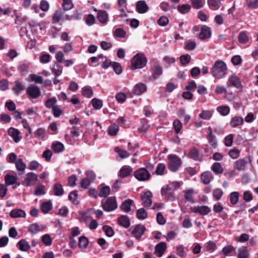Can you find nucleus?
Listing matches in <instances>:
<instances>
[{"mask_svg": "<svg viewBox=\"0 0 258 258\" xmlns=\"http://www.w3.org/2000/svg\"><path fill=\"white\" fill-rule=\"evenodd\" d=\"M227 66L222 60H216L211 69V74L216 79H221L225 77L227 74Z\"/></svg>", "mask_w": 258, "mask_h": 258, "instance_id": "1", "label": "nucleus"}, {"mask_svg": "<svg viewBox=\"0 0 258 258\" xmlns=\"http://www.w3.org/2000/svg\"><path fill=\"white\" fill-rule=\"evenodd\" d=\"M147 62V59L144 54L137 53L132 59V69L135 70L142 69L146 66Z\"/></svg>", "mask_w": 258, "mask_h": 258, "instance_id": "2", "label": "nucleus"}, {"mask_svg": "<svg viewBox=\"0 0 258 258\" xmlns=\"http://www.w3.org/2000/svg\"><path fill=\"white\" fill-rule=\"evenodd\" d=\"M167 158L168 169L172 172L176 171L181 166V159L176 155L173 154L168 155Z\"/></svg>", "mask_w": 258, "mask_h": 258, "instance_id": "3", "label": "nucleus"}, {"mask_svg": "<svg viewBox=\"0 0 258 258\" xmlns=\"http://www.w3.org/2000/svg\"><path fill=\"white\" fill-rule=\"evenodd\" d=\"M101 206L106 212H111L117 208L116 199L115 197L108 198L104 202H101Z\"/></svg>", "mask_w": 258, "mask_h": 258, "instance_id": "4", "label": "nucleus"}, {"mask_svg": "<svg viewBox=\"0 0 258 258\" xmlns=\"http://www.w3.org/2000/svg\"><path fill=\"white\" fill-rule=\"evenodd\" d=\"M134 176L136 179L140 181L149 180L151 177L150 172L146 168L143 167L135 170L134 172Z\"/></svg>", "mask_w": 258, "mask_h": 258, "instance_id": "5", "label": "nucleus"}, {"mask_svg": "<svg viewBox=\"0 0 258 258\" xmlns=\"http://www.w3.org/2000/svg\"><path fill=\"white\" fill-rule=\"evenodd\" d=\"M146 230L145 227L143 225H137L132 226L129 231L136 239L140 238L144 234Z\"/></svg>", "mask_w": 258, "mask_h": 258, "instance_id": "6", "label": "nucleus"}, {"mask_svg": "<svg viewBox=\"0 0 258 258\" xmlns=\"http://www.w3.org/2000/svg\"><path fill=\"white\" fill-rule=\"evenodd\" d=\"M38 179L37 175L34 172L28 173L22 181V184L25 186H30L33 182L36 181Z\"/></svg>", "mask_w": 258, "mask_h": 258, "instance_id": "7", "label": "nucleus"}, {"mask_svg": "<svg viewBox=\"0 0 258 258\" xmlns=\"http://www.w3.org/2000/svg\"><path fill=\"white\" fill-rule=\"evenodd\" d=\"M26 91L29 96L33 99L38 98L41 95V91L39 88L35 85L29 86Z\"/></svg>", "mask_w": 258, "mask_h": 258, "instance_id": "8", "label": "nucleus"}, {"mask_svg": "<svg viewBox=\"0 0 258 258\" xmlns=\"http://www.w3.org/2000/svg\"><path fill=\"white\" fill-rule=\"evenodd\" d=\"M149 7L147 3L144 0H140L136 2V11L139 14H143L148 12Z\"/></svg>", "mask_w": 258, "mask_h": 258, "instance_id": "9", "label": "nucleus"}, {"mask_svg": "<svg viewBox=\"0 0 258 258\" xmlns=\"http://www.w3.org/2000/svg\"><path fill=\"white\" fill-rule=\"evenodd\" d=\"M152 194L148 190L144 192L141 196V199L143 202V205L144 207H149L151 206L152 201Z\"/></svg>", "mask_w": 258, "mask_h": 258, "instance_id": "10", "label": "nucleus"}, {"mask_svg": "<svg viewBox=\"0 0 258 258\" xmlns=\"http://www.w3.org/2000/svg\"><path fill=\"white\" fill-rule=\"evenodd\" d=\"M167 249V245L164 242H161L158 243L155 247V253L158 257H161L166 249Z\"/></svg>", "mask_w": 258, "mask_h": 258, "instance_id": "11", "label": "nucleus"}, {"mask_svg": "<svg viewBox=\"0 0 258 258\" xmlns=\"http://www.w3.org/2000/svg\"><path fill=\"white\" fill-rule=\"evenodd\" d=\"M147 86L143 83H137L133 89V93L137 95H140L147 91Z\"/></svg>", "mask_w": 258, "mask_h": 258, "instance_id": "12", "label": "nucleus"}, {"mask_svg": "<svg viewBox=\"0 0 258 258\" xmlns=\"http://www.w3.org/2000/svg\"><path fill=\"white\" fill-rule=\"evenodd\" d=\"M192 211L195 213H199L202 215H207L211 212V209L207 206L194 207Z\"/></svg>", "mask_w": 258, "mask_h": 258, "instance_id": "13", "label": "nucleus"}, {"mask_svg": "<svg viewBox=\"0 0 258 258\" xmlns=\"http://www.w3.org/2000/svg\"><path fill=\"white\" fill-rule=\"evenodd\" d=\"M132 170V168L130 166H123L118 172V176L122 178L126 177L131 174Z\"/></svg>", "mask_w": 258, "mask_h": 258, "instance_id": "14", "label": "nucleus"}, {"mask_svg": "<svg viewBox=\"0 0 258 258\" xmlns=\"http://www.w3.org/2000/svg\"><path fill=\"white\" fill-rule=\"evenodd\" d=\"M51 148L55 153H59L64 150V146L62 143L58 141H54L52 143Z\"/></svg>", "mask_w": 258, "mask_h": 258, "instance_id": "15", "label": "nucleus"}, {"mask_svg": "<svg viewBox=\"0 0 258 258\" xmlns=\"http://www.w3.org/2000/svg\"><path fill=\"white\" fill-rule=\"evenodd\" d=\"M211 36V31L210 27L204 26L202 28L199 37L201 39L204 40L209 38Z\"/></svg>", "mask_w": 258, "mask_h": 258, "instance_id": "16", "label": "nucleus"}, {"mask_svg": "<svg viewBox=\"0 0 258 258\" xmlns=\"http://www.w3.org/2000/svg\"><path fill=\"white\" fill-rule=\"evenodd\" d=\"M45 228V226L43 225H38L36 223L31 224L28 227L29 232L32 234H36Z\"/></svg>", "mask_w": 258, "mask_h": 258, "instance_id": "17", "label": "nucleus"}, {"mask_svg": "<svg viewBox=\"0 0 258 258\" xmlns=\"http://www.w3.org/2000/svg\"><path fill=\"white\" fill-rule=\"evenodd\" d=\"M97 18L101 23L105 24L108 22V14L104 10H99L97 13Z\"/></svg>", "mask_w": 258, "mask_h": 258, "instance_id": "18", "label": "nucleus"}, {"mask_svg": "<svg viewBox=\"0 0 258 258\" xmlns=\"http://www.w3.org/2000/svg\"><path fill=\"white\" fill-rule=\"evenodd\" d=\"M4 179L7 186L13 185L16 183V176L10 173H7L5 175Z\"/></svg>", "mask_w": 258, "mask_h": 258, "instance_id": "19", "label": "nucleus"}, {"mask_svg": "<svg viewBox=\"0 0 258 258\" xmlns=\"http://www.w3.org/2000/svg\"><path fill=\"white\" fill-rule=\"evenodd\" d=\"M152 76L154 79L158 78L163 73L162 67L159 64H156L152 68Z\"/></svg>", "mask_w": 258, "mask_h": 258, "instance_id": "20", "label": "nucleus"}, {"mask_svg": "<svg viewBox=\"0 0 258 258\" xmlns=\"http://www.w3.org/2000/svg\"><path fill=\"white\" fill-rule=\"evenodd\" d=\"M243 119L242 117L235 116L232 117L230 122V125L232 127L241 125L243 123Z\"/></svg>", "mask_w": 258, "mask_h": 258, "instance_id": "21", "label": "nucleus"}, {"mask_svg": "<svg viewBox=\"0 0 258 258\" xmlns=\"http://www.w3.org/2000/svg\"><path fill=\"white\" fill-rule=\"evenodd\" d=\"M247 165V162L244 159H240L235 162L234 167L239 171L244 170Z\"/></svg>", "mask_w": 258, "mask_h": 258, "instance_id": "22", "label": "nucleus"}, {"mask_svg": "<svg viewBox=\"0 0 258 258\" xmlns=\"http://www.w3.org/2000/svg\"><path fill=\"white\" fill-rule=\"evenodd\" d=\"M213 176L212 175V173L210 171H206L204 172L201 175V180L203 183L205 184H209L211 180L213 179Z\"/></svg>", "mask_w": 258, "mask_h": 258, "instance_id": "23", "label": "nucleus"}, {"mask_svg": "<svg viewBox=\"0 0 258 258\" xmlns=\"http://www.w3.org/2000/svg\"><path fill=\"white\" fill-rule=\"evenodd\" d=\"M53 191L54 195L56 196H61L64 192L62 185L59 183H56L53 185Z\"/></svg>", "mask_w": 258, "mask_h": 258, "instance_id": "24", "label": "nucleus"}, {"mask_svg": "<svg viewBox=\"0 0 258 258\" xmlns=\"http://www.w3.org/2000/svg\"><path fill=\"white\" fill-rule=\"evenodd\" d=\"M63 12L61 10H56L52 16L53 23H58L61 20H63Z\"/></svg>", "mask_w": 258, "mask_h": 258, "instance_id": "25", "label": "nucleus"}, {"mask_svg": "<svg viewBox=\"0 0 258 258\" xmlns=\"http://www.w3.org/2000/svg\"><path fill=\"white\" fill-rule=\"evenodd\" d=\"M213 110H203L199 114V117L204 120H210L213 114Z\"/></svg>", "mask_w": 258, "mask_h": 258, "instance_id": "26", "label": "nucleus"}, {"mask_svg": "<svg viewBox=\"0 0 258 258\" xmlns=\"http://www.w3.org/2000/svg\"><path fill=\"white\" fill-rule=\"evenodd\" d=\"M34 134L35 138L38 139L44 140L46 135V132L44 128L40 127L34 132Z\"/></svg>", "mask_w": 258, "mask_h": 258, "instance_id": "27", "label": "nucleus"}, {"mask_svg": "<svg viewBox=\"0 0 258 258\" xmlns=\"http://www.w3.org/2000/svg\"><path fill=\"white\" fill-rule=\"evenodd\" d=\"M40 209L44 214H47L52 209V204L51 201L44 202L41 205Z\"/></svg>", "mask_w": 258, "mask_h": 258, "instance_id": "28", "label": "nucleus"}, {"mask_svg": "<svg viewBox=\"0 0 258 258\" xmlns=\"http://www.w3.org/2000/svg\"><path fill=\"white\" fill-rule=\"evenodd\" d=\"M184 192L185 194L184 198L185 200L190 203H194L195 200L193 197L194 190L190 188L184 191Z\"/></svg>", "mask_w": 258, "mask_h": 258, "instance_id": "29", "label": "nucleus"}, {"mask_svg": "<svg viewBox=\"0 0 258 258\" xmlns=\"http://www.w3.org/2000/svg\"><path fill=\"white\" fill-rule=\"evenodd\" d=\"M228 82L231 85L236 88H239L241 86V82L239 78L235 75L229 78Z\"/></svg>", "mask_w": 258, "mask_h": 258, "instance_id": "30", "label": "nucleus"}, {"mask_svg": "<svg viewBox=\"0 0 258 258\" xmlns=\"http://www.w3.org/2000/svg\"><path fill=\"white\" fill-rule=\"evenodd\" d=\"M118 223L124 228H128L130 226V222L128 218L126 216H122L118 219Z\"/></svg>", "mask_w": 258, "mask_h": 258, "instance_id": "31", "label": "nucleus"}, {"mask_svg": "<svg viewBox=\"0 0 258 258\" xmlns=\"http://www.w3.org/2000/svg\"><path fill=\"white\" fill-rule=\"evenodd\" d=\"M238 41L242 44H245L249 41L248 33L246 31L240 32L238 37Z\"/></svg>", "mask_w": 258, "mask_h": 258, "instance_id": "32", "label": "nucleus"}, {"mask_svg": "<svg viewBox=\"0 0 258 258\" xmlns=\"http://www.w3.org/2000/svg\"><path fill=\"white\" fill-rule=\"evenodd\" d=\"M17 245H19L20 250L24 251H28L30 248L29 242L25 240L19 241V242L17 243Z\"/></svg>", "mask_w": 258, "mask_h": 258, "instance_id": "33", "label": "nucleus"}, {"mask_svg": "<svg viewBox=\"0 0 258 258\" xmlns=\"http://www.w3.org/2000/svg\"><path fill=\"white\" fill-rule=\"evenodd\" d=\"M82 94L86 98H91L93 94V92L90 86H85L82 89Z\"/></svg>", "mask_w": 258, "mask_h": 258, "instance_id": "34", "label": "nucleus"}, {"mask_svg": "<svg viewBox=\"0 0 258 258\" xmlns=\"http://www.w3.org/2000/svg\"><path fill=\"white\" fill-rule=\"evenodd\" d=\"M63 68L60 64L55 63L52 69V73L54 74L55 77L57 78L62 73Z\"/></svg>", "mask_w": 258, "mask_h": 258, "instance_id": "35", "label": "nucleus"}, {"mask_svg": "<svg viewBox=\"0 0 258 258\" xmlns=\"http://www.w3.org/2000/svg\"><path fill=\"white\" fill-rule=\"evenodd\" d=\"M230 108L228 106L223 105L217 107V111L222 116H226L230 112Z\"/></svg>", "mask_w": 258, "mask_h": 258, "instance_id": "36", "label": "nucleus"}, {"mask_svg": "<svg viewBox=\"0 0 258 258\" xmlns=\"http://www.w3.org/2000/svg\"><path fill=\"white\" fill-rule=\"evenodd\" d=\"M239 194L237 191L232 192L229 195V200L232 205H236L239 200Z\"/></svg>", "mask_w": 258, "mask_h": 258, "instance_id": "37", "label": "nucleus"}, {"mask_svg": "<svg viewBox=\"0 0 258 258\" xmlns=\"http://www.w3.org/2000/svg\"><path fill=\"white\" fill-rule=\"evenodd\" d=\"M248 252L246 247H242L238 249L237 258H248Z\"/></svg>", "mask_w": 258, "mask_h": 258, "instance_id": "38", "label": "nucleus"}, {"mask_svg": "<svg viewBox=\"0 0 258 258\" xmlns=\"http://www.w3.org/2000/svg\"><path fill=\"white\" fill-rule=\"evenodd\" d=\"M133 203L132 200H126L121 204V209L125 212H128L131 211V206Z\"/></svg>", "mask_w": 258, "mask_h": 258, "instance_id": "39", "label": "nucleus"}, {"mask_svg": "<svg viewBox=\"0 0 258 258\" xmlns=\"http://www.w3.org/2000/svg\"><path fill=\"white\" fill-rule=\"evenodd\" d=\"M211 169L216 174H221L223 172L222 165L219 162L214 163L211 166Z\"/></svg>", "mask_w": 258, "mask_h": 258, "instance_id": "40", "label": "nucleus"}, {"mask_svg": "<svg viewBox=\"0 0 258 258\" xmlns=\"http://www.w3.org/2000/svg\"><path fill=\"white\" fill-rule=\"evenodd\" d=\"M119 130V126L116 124L110 125L108 128V133L109 135L114 136L117 135Z\"/></svg>", "mask_w": 258, "mask_h": 258, "instance_id": "41", "label": "nucleus"}, {"mask_svg": "<svg viewBox=\"0 0 258 258\" xmlns=\"http://www.w3.org/2000/svg\"><path fill=\"white\" fill-rule=\"evenodd\" d=\"M208 4L210 9L216 10L220 8L221 4L218 0H208Z\"/></svg>", "mask_w": 258, "mask_h": 258, "instance_id": "42", "label": "nucleus"}, {"mask_svg": "<svg viewBox=\"0 0 258 258\" xmlns=\"http://www.w3.org/2000/svg\"><path fill=\"white\" fill-rule=\"evenodd\" d=\"M46 190L44 185L39 184L35 187L34 195L37 196H40L45 194Z\"/></svg>", "mask_w": 258, "mask_h": 258, "instance_id": "43", "label": "nucleus"}, {"mask_svg": "<svg viewBox=\"0 0 258 258\" xmlns=\"http://www.w3.org/2000/svg\"><path fill=\"white\" fill-rule=\"evenodd\" d=\"M114 151L118 154V156L122 159L128 157L130 155L127 151L121 149L118 147H115Z\"/></svg>", "mask_w": 258, "mask_h": 258, "instance_id": "44", "label": "nucleus"}, {"mask_svg": "<svg viewBox=\"0 0 258 258\" xmlns=\"http://www.w3.org/2000/svg\"><path fill=\"white\" fill-rule=\"evenodd\" d=\"M39 168L40 170H42V166L38 161L36 160H33L31 161L29 164L28 169L31 170H35Z\"/></svg>", "mask_w": 258, "mask_h": 258, "instance_id": "45", "label": "nucleus"}, {"mask_svg": "<svg viewBox=\"0 0 258 258\" xmlns=\"http://www.w3.org/2000/svg\"><path fill=\"white\" fill-rule=\"evenodd\" d=\"M110 191V187L108 186L101 187L98 196L100 197L106 198L109 195Z\"/></svg>", "mask_w": 258, "mask_h": 258, "instance_id": "46", "label": "nucleus"}, {"mask_svg": "<svg viewBox=\"0 0 258 258\" xmlns=\"http://www.w3.org/2000/svg\"><path fill=\"white\" fill-rule=\"evenodd\" d=\"M113 35L117 38H123L126 36V32L122 28H117L113 31Z\"/></svg>", "mask_w": 258, "mask_h": 258, "instance_id": "47", "label": "nucleus"}, {"mask_svg": "<svg viewBox=\"0 0 258 258\" xmlns=\"http://www.w3.org/2000/svg\"><path fill=\"white\" fill-rule=\"evenodd\" d=\"M89 241L85 236H81L79 239V246L80 248L85 249L88 245Z\"/></svg>", "mask_w": 258, "mask_h": 258, "instance_id": "48", "label": "nucleus"}, {"mask_svg": "<svg viewBox=\"0 0 258 258\" xmlns=\"http://www.w3.org/2000/svg\"><path fill=\"white\" fill-rule=\"evenodd\" d=\"M93 108L96 110H98L102 107L103 103L101 100L94 98L91 100Z\"/></svg>", "mask_w": 258, "mask_h": 258, "instance_id": "49", "label": "nucleus"}, {"mask_svg": "<svg viewBox=\"0 0 258 258\" xmlns=\"http://www.w3.org/2000/svg\"><path fill=\"white\" fill-rule=\"evenodd\" d=\"M41 240L46 246H49L52 243V239L50 235L46 234L42 236Z\"/></svg>", "mask_w": 258, "mask_h": 258, "instance_id": "50", "label": "nucleus"}, {"mask_svg": "<svg viewBox=\"0 0 258 258\" xmlns=\"http://www.w3.org/2000/svg\"><path fill=\"white\" fill-rule=\"evenodd\" d=\"M190 6L188 4L179 5L177 7L178 11L182 14H185L189 12Z\"/></svg>", "mask_w": 258, "mask_h": 258, "instance_id": "51", "label": "nucleus"}, {"mask_svg": "<svg viewBox=\"0 0 258 258\" xmlns=\"http://www.w3.org/2000/svg\"><path fill=\"white\" fill-rule=\"evenodd\" d=\"M57 100L55 98V97H53L48 99L45 102V106L48 108H53V107L56 106V105H55L56 103Z\"/></svg>", "mask_w": 258, "mask_h": 258, "instance_id": "52", "label": "nucleus"}, {"mask_svg": "<svg viewBox=\"0 0 258 258\" xmlns=\"http://www.w3.org/2000/svg\"><path fill=\"white\" fill-rule=\"evenodd\" d=\"M246 6L250 9H256L258 8V0H246Z\"/></svg>", "mask_w": 258, "mask_h": 258, "instance_id": "53", "label": "nucleus"}, {"mask_svg": "<svg viewBox=\"0 0 258 258\" xmlns=\"http://www.w3.org/2000/svg\"><path fill=\"white\" fill-rule=\"evenodd\" d=\"M50 55L48 53L42 52L40 56V62L46 63L50 61Z\"/></svg>", "mask_w": 258, "mask_h": 258, "instance_id": "54", "label": "nucleus"}, {"mask_svg": "<svg viewBox=\"0 0 258 258\" xmlns=\"http://www.w3.org/2000/svg\"><path fill=\"white\" fill-rule=\"evenodd\" d=\"M137 217L140 220L145 219L147 217V213L144 208H140L137 212Z\"/></svg>", "mask_w": 258, "mask_h": 258, "instance_id": "55", "label": "nucleus"}, {"mask_svg": "<svg viewBox=\"0 0 258 258\" xmlns=\"http://www.w3.org/2000/svg\"><path fill=\"white\" fill-rule=\"evenodd\" d=\"M52 156V152L49 149H47L44 151L42 155V158H44L46 162L50 161Z\"/></svg>", "mask_w": 258, "mask_h": 258, "instance_id": "56", "label": "nucleus"}, {"mask_svg": "<svg viewBox=\"0 0 258 258\" xmlns=\"http://www.w3.org/2000/svg\"><path fill=\"white\" fill-rule=\"evenodd\" d=\"M103 230L105 232L106 235L108 237H111L114 235V231L109 226H104L103 227Z\"/></svg>", "mask_w": 258, "mask_h": 258, "instance_id": "57", "label": "nucleus"}, {"mask_svg": "<svg viewBox=\"0 0 258 258\" xmlns=\"http://www.w3.org/2000/svg\"><path fill=\"white\" fill-rule=\"evenodd\" d=\"M234 135L229 134L225 138L224 143L226 146L231 147L233 142Z\"/></svg>", "mask_w": 258, "mask_h": 258, "instance_id": "58", "label": "nucleus"}, {"mask_svg": "<svg viewBox=\"0 0 258 258\" xmlns=\"http://www.w3.org/2000/svg\"><path fill=\"white\" fill-rule=\"evenodd\" d=\"M235 250V248L231 245L225 246L222 249V252L224 255H229Z\"/></svg>", "mask_w": 258, "mask_h": 258, "instance_id": "59", "label": "nucleus"}, {"mask_svg": "<svg viewBox=\"0 0 258 258\" xmlns=\"http://www.w3.org/2000/svg\"><path fill=\"white\" fill-rule=\"evenodd\" d=\"M165 169V165L164 163H159L156 167L155 172L158 175H162L164 174Z\"/></svg>", "mask_w": 258, "mask_h": 258, "instance_id": "60", "label": "nucleus"}, {"mask_svg": "<svg viewBox=\"0 0 258 258\" xmlns=\"http://www.w3.org/2000/svg\"><path fill=\"white\" fill-rule=\"evenodd\" d=\"M62 7L65 11H68L73 8V4L71 0H62Z\"/></svg>", "mask_w": 258, "mask_h": 258, "instance_id": "61", "label": "nucleus"}, {"mask_svg": "<svg viewBox=\"0 0 258 258\" xmlns=\"http://www.w3.org/2000/svg\"><path fill=\"white\" fill-rule=\"evenodd\" d=\"M229 155L233 159H237L240 155V151L236 148L232 149L229 152Z\"/></svg>", "mask_w": 258, "mask_h": 258, "instance_id": "62", "label": "nucleus"}, {"mask_svg": "<svg viewBox=\"0 0 258 258\" xmlns=\"http://www.w3.org/2000/svg\"><path fill=\"white\" fill-rule=\"evenodd\" d=\"M191 59V57L189 55H182L180 57V63L183 65L185 66L187 64Z\"/></svg>", "mask_w": 258, "mask_h": 258, "instance_id": "63", "label": "nucleus"}, {"mask_svg": "<svg viewBox=\"0 0 258 258\" xmlns=\"http://www.w3.org/2000/svg\"><path fill=\"white\" fill-rule=\"evenodd\" d=\"M158 25L160 26H166L169 23L168 18L165 16H161L158 20Z\"/></svg>", "mask_w": 258, "mask_h": 258, "instance_id": "64", "label": "nucleus"}]
</instances>
